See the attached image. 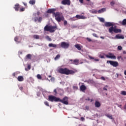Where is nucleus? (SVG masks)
I'll return each mask as SVG.
<instances>
[{
  "instance_id": "1",
  "label": "nucleus",
  "mask_w": 126,
  "mask_h": 126,
  "mask_svg": "<svg viewBox=\"0 0 126 126\" xmlns=\"http://www.w3.org/2000/svg\"><path fill=\"white\" fill-rule=\"evenodd\" d=\"M58 71L60 73H62V74H66V75H68L69 74H74V71L68 70L66 68H64V69L61 68L59 69Z\"/></svg>"
},
{
  "instance_id": "2",
  "label": "nucleus",
  "mask_w": 126,
  "mask_h": 126,
  "mask_svg": "<svg viewBox=\"0 0 126 126\" xmlns=\"http://www.w3.org/2000/svg\"><path fill=\"white\" fill-rule=\"evenodd\" d=\"M54 16L56 21L58 22H61V21H63L64 20V17L60 12L54 13Z\"/></svg>"
},
{
  "instance_id": "3",
  "label": "nucleus",
  "mask_w": 126,
  "mask_h": 126,
  "mask_svg": "<svg viewBox=\"0 0 126 126\" xmlns=\"http://www.w3.org/2000/svg\"><path fill=\"white\" fill-rule=\"evenodd\" d=\"M109 32L111 34H113V32H114V33H121V32H122V30L117 29L116 26H115V27L112 26L109 29Z\"/></svg>"
},
{
  "instance_id": "4",
  "label": "nucleus",
  "mask_w": 126,
  "mask_h": 126,
  "mask_svg": "<svg viewBox=\"0 0 126 126\" xmlns=\"http://www.w3.org/2000/svg\"><path fill=\"white\" fill-rule=\"evenodd\" d=\"M60 98L57 97L54 95H49L48 96V101L50 102H59Z\"/></svg>"
},
{
  "instance_id": "5",
  "label": "nucleus",
  "mask_w": 126,
  "mask_h": 126,
  "mask_svg": "<svg viewBox=\"0 0 126 126\" xmlns=\"http://www.w3.org/2000/svg\"><path fill=\"white\" fill-rule=\"evenodd\" d=\"M59 102H61L64 105H68V97L67 96H64L63 99H61L59 98Z\"/></svg>"
},
{
  "instance_id": "6",
  "label": "nucleus",
  "mask_w": 126,
  "mask_h": 126,
  "mask_svg": "<svg viewBox=\"0 0 126 126\" xmlns=\"http://www.w3.org/2000/svg\"><path fill=\"white\" fill-rule=\"evenodd\" d=\"M107 63H110V65H112V66H114V67L119 66V63L117 61H107Z\"/></svg>"
},
{
  "instance_id": "7",
  "label": "nucleus",
  "mask_w": 126,
  "mask_h": 126,
  "mask_svg": "<svg viewBox=\"0 0 126 126\" xmlns=\"http://www.w3.org/2000/svg\"><path fill=\"white\" fill-rule=\"evenodd\" d=\"M105 56L108 59H111V60H116L117 59L116 56H115L114 54L111 52L108 53V54H107L105 55Z\"/></svg>"
},
{
  "instance_id": "8",
  "label": "nucleus",
  "mask_w": 126,
  "mask_h": 126,
  "mask_svg": "<svg viewBox=\"0 0 126 126\" xmlns=\"http://www.w3.org/2000/svg\"><path fill=\"white\" fill-rule=\"evenodd\" d=\"M61 47L63 49H67L69 47V43L65 42H62L61 43Z\"/></svg>"
},
{
  "instance_id": "9",
  "label": "nucleus",
  "mask_w": 126,
  "mask_h": 126,
  "mask_svg": "<svg viewBox=\"0 0 126 126\" xmlns=\"http://www.w3.org/2000/svg\"><path fill=\"white\" fill-rule=\"evenodd\" d=\"M57 29H58L57 26H50L49 28V32L50 33H54Z\"/></svg>"
},
{
  "instance_id": "10",
  "label": "nucleus",
  "mask_w": 126,
  "mask_h": 126,
  "mask_svg": "<svg viewBox=\"0 0 126 126\" xmlns=\"http://www.w3.org/2000/svg\"><path fill=\"white\" fill-rule=\"evenodd\" d=\"M58 46H60V44H55L53 43H49L48 44V47H50V48H54V49H58V48H61V47Z\"/></svg>"
},
{
  "instance_id": "11",
  "label": "nucleus",
  "mask_w": 126,
  "mask_h": 126,
  "mask_svg": "<svg viewBox=\"0 0 126 126\" xmlns=\"http://www.w3.org/2000/svg\"><path fill=\"white\" fill-rule=\"evenodd\" d=\"M61 3L64 5H70V0H63Z\"/></svg>"
},
{
  "instance_id": "12",
  "label": "nucleus",
  "mask_w": 126,
  "mask_h": 126,
  "mask_svg": "<svg viewBox=\"0 0 126 126\" xmlns=\"http://www.w3.org/2000/svg\"><path fill=\"white\" fill-rule=\"evenodd\" d=\"M56 10H57L56 8L49 9L46 12L47 13H52L53 15H55L54 13H55V11H56Z\"/></svg>"
},
{
  "instance_id": "13",
  "label": "nucleus",
  "mask_w": 126,
  "mask_h": 126,
  "mask_svg": "<svg viewBox=\"0 0 126 126\" xmlns=\"http://www.w3.org/2000/svg\"><path fill=\"white\" fill-rule=\"evenodd\" d=\"M104 26H105V27H111V26H114V23L110 22H105L104 24Z\"/></svg>"
},
{
  "instance_id": "14",
  "label": "nucleus",
  "mask_w": 126,
  "mask_h": 126,
  "mask_svg": "<svg viewBox=\"0 0 126 126\" xmlns=\"http://www.w3.org/2000/svg\"><path fill=\"white\" fill-rule=\"evenodd\" d=\"M76 18H77V19H86L87 17L83 16V15H77L75 16Z\"/></svg>"
},
{
  "instance_id": "15",
  "label": "nucleus",
  "mask_w": 126,
  "mask_h": 126,
  "mask_svg": "<svg viewBox=\"0 0 126 126\" xmlns=\"http://www.w3.org/2000/svg\"><path fill=\"white\" fill-rule=\"evenodd\" d=\"M80 89L82 92H84L86 90V86L84 85H82L80 87Z\"/></svg>"
},
{
  "instance_id": "16",
  "label": "nucleus",
  "mask_w": 126,
  "mask_h": 126,
  "mask_svg": "<svg viewBox=\"0 0 126 126\" xmlns=\"http://www.w3.org/2000/svg\"><path fill=\"white\" fill-rule=\"evenodd\" d=\"M116 39H125V36L124 35H121V34H117L115 36Z\"/></svg>"
},
{
  "instance_id": "17",
  "label": "nucleus",
  "mask_w": 126,
  "mask_h": 126,
  "mask_svg": "<svg viewBox=\"0 0 126 126\" xmlns=\"http://www.w3.org/2000/svg\"><path fill=\"white\" fill-rule=\"evenodd\" d=\"M119 23L122 25H123V26H125V25H126V19H124L122 22L119 21Z\"/></svg>"
},
{
  "instance_id": "18",
  "label": "nucleus",
  "mask_w": 126,
  "mask_h": 126,
  "mask_svg": "<svg viewBox=\"0 0 126 126\" xmlns=\"http://www.w3.org/2000/svg\"><path fill=\"white\" fill-rule=\"evenodd\" d=\"M50 27V26H49V25L45 26L44 28V31H47V32H49Z\"/></svg>"
},
{
  "instance_id": "19",
  "label": "nucleus",
  "mask_w": 126,
  "mask_h": 126,
  "mask_svg": "<svg viewBox=\"0 0 126 126\" xmlns=\"http://www.w3.org/2000/svg\"><path fill=\"white\" fill-rule=\"evenodd\" d=\"M95 106L96 108H99V107H101V103L98 101H95Z\"/></svg>"
},
{
  "instance_id": "20",
  "label": "nucleus",
  "mask_w": 126,
  "mask_h": 126,
  "mask_svg": "<svg viewBox=\"0 0 126 126\" xmlns=\"http://www.w3.org/2000/svg\"><path fill=\"white\" fill-rule=\"evenodd\" d=\"M106 10V8H102L101 9L97 11V12L98 13H103V12H105Z\"/></svg>"
},
{
  "instance_id": "21",
  "label": "nucleus",
  "mask_w": 126,
  "mask_h": 126,
  "mask_svg": "<svg viewBox=\"0 0 126 126\" xmlns=\"http://www.w3.org/2000/svg\"><path fill=\"white\" fill-rule=\"evenodd\" d=\"M73 63L74 64H75L76 65H78L79 64V60L78 59H75L73 61Z\"/></svg>"
},
{
  "instance_id": "22",
  "label": "nucleus",
  "mask_w": 126,
  "mask_h": 126,
  "mask_svg": "<svg viewBox=\"0 0 126 126\" xmlns=\"http://www.w3.org/2000/svg\"><path fill=\"white\" fill-rule=\"evenodd\" d=\"M75 48H76L79 51H81V46L80 44H75L74 45Z\"/></svg>"
},
{
  "instance_id": "23",
  "label": "nucleus",
  "mask_w": 126,
  "mask_h": 126,
  "mask_svg": "<svg viewBox=\"0 0 126 126\" xmlns=\"http://www.w3.org/2000/svg\"><path fill=\"white\" fill-rule=\"evenodd\" d=\"M18 81H23L24 80V78H23V76H19L17 78Z\"/></svg>"
},
{
  "instance_id": "24",
  "label": "nucleus",
  "mask_w": 126,
  "mask_h": 126,
  "mask_svg": "<svg viewBox=\"0 0 126 126\" xmlns=\"http://www.w3.org/2000/svg\"><path fill=\"white\" fill-rule=\"evenodd\" d=\"M14 9H15L16 11H18L19 9V4H16L15 5Z\"/></svg>"
},
{
  "instance_id": "25",
  "label": "nucleus",
  "mask_w": 126,
  "mask_h": 126,
  "mask_svg": "<svg viewBox=\"0 0 126 126\" xmlns=\"http://www.w3.org/2000/svg\"><path fill=\"white\" fill-rule=\"evenodd\" d=\"M33 38L34 39H36V40H38V39H40V35H39L38 34H34V35H33Z\"/></svg>"
},
{
  "instance_id": "26",
  "label": "nucleus",
  "mask_w": 126,
  "mask_h": 126,
  "mask_svg": "<svg viewBox=\"0 0 126 126\" xmlns=\"http://www.w3.org/2000/svg\"><path fill=\"white\" fill-rule=\"evenodd\" d=\"M26 58H27V59H28V60H31L32 58V55L29 54H28Z\"/></svg>"
},
{
  "instance_id": "27",
  "label": "nucleus",
  "mask_w": 126,
  "mask_h": 126,
  "mask_svg": "<svg viewBox=\"0 0 126 126\" xmlns=\"http://www.w3.org/2000/svg\"><path fill=\"white\" fill-rule=\"evenodd\" d=\"M36 2V1L35 0H31L29 1V3L30 4H32V5H33V4H35V3Z\"/></svg>"
},
{
  "instance_id": "28",
  "label": "nucleus",
  "mask_w": 126,
  "mask_h": 126,
  "mask_svg": "<svg viewBox=\"0 0 126 126\" xmlns=\"http://www.w3.org/2000/svg\"><path fill=\"white\" fill-rule=\"evenodd\" d=\"M18 37L16 36L14 38V41L16 42L17 44H20L21 43L20 41H18Z\"/></svg>"
},
{
  "instance_id": "29",
  "label": "nucleus",
  "mask_w": 126,
  "mask_h": 126,
  "mask_svg": "<svg viewBox=\"0 0 126 126\" xmlns=\"http://www.w3.org/2000/svg\"><path fill=\"white\" fill-rule=\"evenodd\" d=\"M26 71H28V70H30L31 69V65L30 64L28 65V68H25Z\"/></svg>"
},
{
  "instance_id": "30",
  "label": "nucleus",
  "mask_w": 126,
  "mask_h": 126,
  "mask_svg": "<svg viewBox=\"0 0 126 126\" xmlns=\"http://www.w3.org/2000/svg\"><path fill=\"white\" fill-rule=\"evenodd\" d=\"M60 58H61V55H60V54H58L55 58L54 60L55 61H57V60H59Z\"/></svg>"
},
{
  "instance_id": "31",
  "label": "nucleus",
  "mask_w": 126,
  "mask_h": 126,
  "mask_svg": "<svg viewBox=\"0 0 126 126\" xmlns=\"http://www.w3.org/2000/svg\"><path fill=\"white\" fill-rule=\"evenodd\" d=\"M108 87H109L108 85H105V87L103 88V90L108 91Z\"/></svg>"
},
{
  "instance_id": "32",
  "label": "nucleus",
  "mask_w": 126,
  "mask_h": 126,
  "mask_svg": "<svg viewBox=\"0 0 126 126\" xmlns=\"http://www.w3.org/2000/svg\"><path fill=\"white\" fill-rule=\"evenodd\" d=\"M90 12H91L92 13H93L94 14H96V13H97V10H91Z\"/></svg>"
},
{
  "instance_id": "33",
  "label": "nucleus",
  "mask_w": 126,
  "mask_h": 126,
  "mask_svg": "<svg viewBox=\"0 0 126 126\" xmlns=\"http://www.w3.org/2000/svg\"><path fill=\"white\" fill-rule=\"evenodd\" d=\"M36 77L37 78V79H39L41 80L42 79V76H41V75L38 74L36 76Z\"/></svg>"
},
{
  "instance_id": "34",
  "label": "nucleus",
  "mask_w": 126,
  "mask_h": 126,
  "mask_svg": "<svg viewBox=\"0 0 126 126\" xmlns=\"http://www.w3.org/2000/svg\"><path fill=\"white\" fill-rule=\"evenodd\" d=\"M99 21H100V22H103V23L105 22V19L104 18H99Z\"/></svg>"
},
{
  "instance_id": "35",
  "label": "nucleus",
  "mask_w": 126,
  "mask_h": 126,
  "mask_svg": "<svg viewBox=\"0 0 126 126\" xmlns=\"http://www.w3.org/2000/svg\"><path fill=\"white\" fill-rule=\"evenodd\" d=\"M106 117H107V118H109V119H110V120H113V116H112V115H107Z\"/></svg>"
},
{
  "instance_id": "36",
  "label": "nucleus",
  "mask_w": 126,
  "mask_h": 126,
  "mask_svg": "<svg viewBox=\"0 0 126 126\" xmlns=\"http://www.w3.org/2000/svg\"><path fill=\"white\" fill-rule=\"evenodd\" d=\"M122 95H124V96L126 95V92L125 91H123L121 92Z\"/></svg>"
},
{
  "instance_id": "37",
  "label": "nucleus",
  "mask_w": 126,
  "mask_h": 126,
  "mask_svg": "<svg viewBox=\"0 0 126 126\" xmlns=\"http://www.w3.org/2000/svg\"><path fill=\"white\" fill-rule=\"evenodd\" d=\"M46 39H47V40H48V41H52V38H51V37H50V36H46Z\"/></svg>"
},
{
  "instance_id": "38",
  "label": "nucleus",
  "mask_w": 126,
  "mask_h": 126,
  "mask_svg": "<svg viewBox=\"0 0 126 126\" xmlns=\"http://www.w3.org/2000/svg\"><path fill=\"white\" fill-rule=\"evenodd\" d=\"M122 49H123V47H122V46H118V50H119V51H122Z\"/></svg>"
},
{
  "instance_id": "39",
  "label": "nucleus",
  "mask_w": 126,
  "mask_h": 126,
  "mask_svg": "<svg viewBox=\"0 0 126 126\" xmlns=\"http://www.w3.org/2000/svg\"><path fill=\"white\" fill-rule=\"evenodd\" d=\"M63 24L64 26H66L67 24V21H66V20H64L63 21Z\"/></svg>"
},
{
  "instance_id": "40",
  "label": "nucleus",
  "mask_w": 126,
  "mask_h": 126,
  "mask_svg": "<svg viewBox=\"0 0 126 126\" xmlns=\"http://www.w3.org/2000/svg\"><path fill=\"white\" fill-rule=\"evenodd\" d=\"M44 104L46 106H47V107H49V102H48V101H45L44 102Z\"/></svg>"
},
{
  "instance_id": "41",
  "label": "nucleus",
  "mask_w": 126,
  "mask_h": 126,
  "mask_svg": "<svg viewBox=\"0 0 126 126\" xmlns=\"http://www.w3.org/2000/svg\"><path fill=\"white\" fill-rule=\"evenodd\" d=\"M110 4L111 5H112V6H114L115 5V1H112L110 2Z\"/></svg>"
},
{
  "instance_id": "42",
  "label": "nucleus",
  "mask_w": 126,
  "mask_h": 126,
  "mask_svg": "<svg viewBox=\"0 0 126 126\" xmlns=\"http://www.w3.org/2000/svg\"><path fill=\"white\" fill-rule=\"evenodd\" d=\"M24 10H25V8H21L20 9V12H22V11H24Z\"/></svg>"
},
{
  "instance_id": "43",
  "label": "nucleus",
  "mask_w": 126,
  "mask_h": 126,
  "mask_svg": "<svg viewBox=\"0 0 126 126\" xmlns=\"http://www.w3.org/2000/svg\"><path fill=\"white\" fill-rule=\"evenodd\" d=\"M39 18L38 17L34 18V22H37V21H38Z\"/></svg>"
},
{
  "instance_id": "44",
  "label": "nucleus",
  "mask_w": 126,
  "mask_h": 126,
  "mask_svg": "<svg viewBox=\"0 0 126 126\" xmlns=\"http://www.w3.org/2000/svg\"><path fill=\"white\" fill-rule=\"evenodd\" d=\"M117 59H118V60L121 59L122 61H124V59H123V58L122 57V56H119Z\"/></svg>"
},
{
  "instance_id": "45",
  "label": "nucleus",
  "mask_w": 126,
  "mask_h": 126,
  "mask_svg": "<svg viewBox=\"0 0 126 126\" xmlns=\"http://www.w3.org/2000/svg\"><path fill=\"white\" fill-rule=\"evenodd\" d=\"M87 41H88V42H91V41H92V40H91V39L89 38V37H87L86 38Z\"/></svg>"
},
{
  "instance_id": "46",
  "label": "nucleus",
  "mask_w": 126,
  "mask_h": 126,
  "mask_svg": "<svg viewBox=\"0 0 126 126\" xmlns=\"http://www.w3.org/2000/svg\"><path fill=\"white\" fill-rule=\"evenodd\" d=\"M93 35L94 37H96V38H98V36H97V34L96 33H93Z\"/></svg>"
},
{
  "instance_id": "47",
  "label": "nucleus",
  "mask_w": 126,
  "mask_h": 126,
  "mask_svg": "<svg viewBox=\"0 0 126 126\" xmlns=\"http://www.w3.org/2000/svg\"><path fill=\"white\" fill-rule=\"evenodd\" d=\"M99 58H100V59H104L105 58L104 56H102V55H99Z\"/></svg>"
},
{
  "instance_id": "48",
  "label": "nucleus",
  "mask_w": 126,
  "mask_h": 126,
  "mask_svg": "<svg viewBox=\"0 0 126 126\" xmlns=\"http://www.w3.org/2000/svg\"><path fill=\"white\" fill-rule=\"evenodd\" d=\"M42 21V17H39L38 18V22H41Z\"/></svg>"
},
{
  "instance_id": "49",
  "label": "nucleus",
  "mask_w": 126,
  "mask_h": 126,
  "mask_svg": "<svg viewBox=\"0 0 126 126\" xmlns=\"http://www.w3.org/2000/svg\"><path fill=\"white\" fill-rule=\"evenodd\" d=\"M73 89H78V87H77V86H73Z\"/></svg>"
},
{
  "instance_id": "50",
  "label": "nucleus",
  "mask_w": 126,
  "mask_h": 126,
  "mask_svg": "<svg viewBox=\"0 0 126 126\" xmlns=\"http://www.w3.org/2000/svg\"><path fill=\"white\" fill-rule=\"evenodd\" d=\"M101 79H102V80H104V81L106 80V78H105V77H101Z\"/></svg>"
},
{
  "instance_id": "51",
  "label": "nucleus",
  "mask_w": 126,
  "mask_h": 126,
  "mask_svg": "<svg viewBox=\"0 0 126 126\" xmlns=\"http://www.w3.org/2000/svg\"><path fill=\"white\" fill-rule=\"evenodd\" d=\"M89 58H90L91 60H94V57H92V56H89Z\"/></svg>"
},
{
  "instance_id": "52",
  "label": "nucleus",
  "mask_w": 126,
  "mask_h": 126,
  "mask_svg": "<svg viewBox=\"0 0 126 126\" xmlns=\"http://www.w3.org/2000/svg\"><path fill=\"white\" fill-rule=\"evenodd\" d=\"M79 2H80V3H83L84 1L83 0H79Z\"/></svg>"
},
{
  "instance_id": "53",
  "label": "nucleus",
  "mask_w": 126,
  "mask_h": 126,
  "mask_svg": "<svg viewBox=\"0 0 126 126\" xmlns=\"http://www.w3.org/2000/svg\"><path fill=\"white\" fill-rule=\"evenodd\" d=\"M94 61L95 62H99V59H94Z\"/></svg>"
},
{
  "instance_id": "54",
  "label": "nucleus",
  "mask_w": 126,
  "mask_h": 126,
  "mask_svg": "<svg viewBox=\"0 0 126 126\" xmlns=\"http://www.w3.org/2000/svg\"><path fill=\"white\" fill-rule=\"evenodd\" d=\"M54 93H55V94H58V93H57V90L56 89H55L54 90Z\"/></svg>"
},
{
  "instance_id": "55",
  "label": "nucleus",
  "mask_w": 126,
  "mask_h": 126,
  "mask_svg": "<svg viewBox=\"0 0 126 126\" xmlns=\"http://www.w3.org/2000/svg\"><path fill=\"white\" fill-rule=\"evenodd\" d=\"M71 20H76V19H75V17H74V18H71Z\"/></svg>"
},
{
  "instance_id": "56",
  "label": "nucleus",
  "mask_w": 126,
  "mask_h": 126,
  "mask_svg": "<svg viewBox=\"0 0 126 126\" xmlns=\"http://www.w3.org/2000/svg\"><path fill=\"white\" fill-rule=\"evenodd\" d=\"M87 101H90V98L89 97H88L86 99Z\"/></svg>"
},
{
  "instance_id": "57",
  "label": "nucleus",
  "mask_w": 126,
  "mask_h": 126,
  "mask_svg": "<svg viewBox=\"0 0 126 126\" xmlns=\"http://www.w3.org/2000/svg\"><path fill=\"white\" fill-rule=\"evenodd\" d=\"M36 14L37 15H40V12H39V11L37 12Z\"/></svg>"
},
{
  "instance_id": "58",
  "label": "nucleus",
  "mask_w": 126,
  "mask_h": 126,
  "mask_svg": "<svg viewBox=\"0 0 126 126\" xmlns=\"http://www.w3.org/2000/svg\"><path fill=\"white\" fill-rule=\"evenodd\" d=\"M81 121H84V118L81 117Z\"/></svg>"
},
{
  "instance_id": "59",
  "label": "nucleus",
  "mask_w": 126,
  "mask_h": 126,
  "mask_svg": "<svg viewBox=\"0 0 126 126\" xmlns=\"http://www.w3.org/2000/svg\"><path fill=\"white\" fill-rule=\"evenodd\" d=\"M116 75H117L116 77L117 78H119V73H116Z\"/></svg>"
},
{
  "instance_id": "60",
  "label": "nucleus",
  "mask_w": 126,
  "mask_h": 126,
  "mask_svg": "<svg viewBox=\"0 0 126 126\" xmlns=\"http://www.w3.org/2000/svg\"><path fill=\"white\" fill-rule=\"evenodd\" d=\"M123 53L124 54V55H126V51H123Z\"/></svg>"
},
{
  "instance_id": "61",
  "label": "nucleus",
  "mask_w": 126,
  "mask_h": 126,
  "mask_svg": "<svg viewBox=\"0 0 126 126\" xmlns=\"http://www.w3.org/2000/svg\"><path fill=\"white\" fill-rule=\"evenodd\" d=\"M119 108H122V105H119L118 106Z\"/></svg>"
},
{
  "instance_id": "62",
  "label": "nucleus",
  "mask_w": 126,
  "mask_h": 126,
  "mask_svg": "<svg viewBox=\"0 0 126 126\" xmlns=\"http://www.w3.org/2000/svg\"><path fill=\"white\" fill-rule=\"evenodd\" d=\"M100 38L101 39H105V38L104 37H103V36H100Z\"/></svg>"
},
{
  "instance_id": "63",
  "label": "nucleus",
  "mask_w": 126,
  "mask_h": 126,
  "mask_svg": "<svg viewBox=\"0 0 126 126\" xmlns=\"http://www.w3.org/2000/svg\"><path fill=\"white\" fill-rule=\"evenodd\" d=\"M124 74H125V75H126V70H125V71H124Z\"/></svg>"
},
{
  "instance_id": "64",
  "label": "nucleus",
  "mask_w": 126,
  "mask_h": 126,
  "mask_svg": "<svg viewBox=\"0 0 126 126\" xmlns=\"http://www.w3.org/2000/svg\"><path fill=\"white\" fill-rule=\"evenodd\" d=\"M13 76H15V73H13Z\"/></svg>"
}]
</instances>
